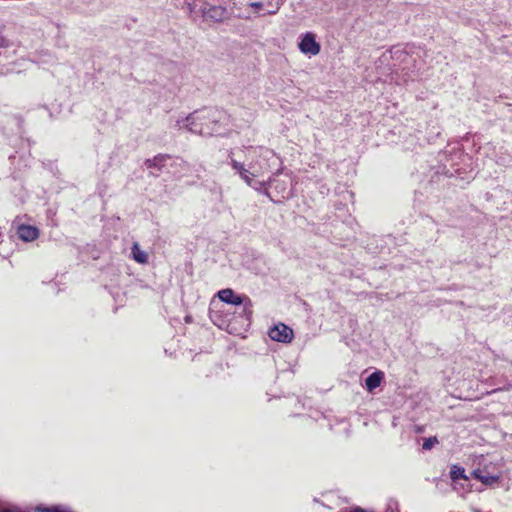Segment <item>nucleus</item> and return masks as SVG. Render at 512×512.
Masks as SVG:
<instances>
[{"label":"nucleus","mask_w":512,"mask_h":512,"mask_svg":"<svg viewBox=\"0 0 512 512\" xmlns=\"http://www.w3.org/2000/svg\"><path fill=\"white\" fill-rule=\"evenodd\" d=\"M231 166L248 186L257 191H261L266 187L265 182H257L252 179L253 177L262 175L263 171L261 167H256L255 165L250 164L249 168H245L244 164L234 159L231 160Z\"/></svg>","instance_id":"1"},{"label":"nucleus","mask_w":512,"mask_h":512,"mask_svg":"<svg viewBox=\"0 0 512 512\" xmlns=\"http://www.w3.org/2000/svg\"><path fill=\"white\" fill-rule=\"evenodd\" d=\"M218 298L228 304L233 305H244V312L248 315L252 313L251 307L252 303L251 300L247 296H240L236 295L234 291L230 288L222 289L218 293Z\"/></svg>","instance_id":"2"},{"label":"nucleus","mask_w":512,"mask_h":512,"mask_svg":"<svg viewBox=\"0 0 512 512\" xmlns=\"http://www.w3.org/2000/svg\"><path fill=\"white\" fill-rule=\"evenodd\" d=\"M298 48L301 53L310 56L318 55L321 50V46L316 41V36L312 32H306L300 37Z\"/></svg>","instance_id":"3"},{"label":"nucleus","mask_w":512,"mask_h":512,"mask_svg":"<svg viewBox=\"0 0 512 512\" xmlns=\"http://www.w3.org/2000/svg\"><path fill=\"white\" fill-rule=\"evenodd\" d=\"M269 337L277 342L289 343L293 339V330L283 323H279L269 330Z\"/></svg>","instance_id":"4"},{"label":"nucleus","mask_w":512,"mask_h":512,"mask_svg":"<svg viewBox=\"0 0 512 512\" xmlns=\"http://www.w3.org/2000/svg\"><path fill=\"white\" fill-rule=\"evenodd\" d=\"M202 119L203 118L200 115L193 113L190 116H188L185 120H183L182 125L180 124V121H178V124L180 125V127H184L195 134H209V132H207L203 127V124L201 122Z\"/></svg>","instance_id":"5"},{"label":"nucleus","mask_w":512,"mask_h":512,"mask_svg":"<svg viewBox=\"0 0 512 512\" xmlns=\"http://www.w3.org/2000/svg\"><path fill=\"white\" fill-rule=\"evenodd\" d=\"M203 16L213 21H222L226 18V9L222 6L203 7Z\"/></svg>","instance_id":"6"},{"label":"nucleus","mask_w":512,"mask_h":512,"mask_svg":"<svg viewBox=\"0 0 512 512\" xmlns=\"http://www.w3.org/2000/svg\"><path fill=\"white\" fill-rule=\"evenodd\" d=\"M38 229L33 226L22 225L18 228V236L23 241H33L38 237Z\"/></svg>","instance_id":"7"},{"label":"nucleus","mask_w":512,"mask_h":512,"mask_svg":"<svg viewBox=\"0 0 512 512\" xmlns=\"http://www.w3.org/2000/svg\"><path fill=\"white\" fill-rule=\"evenodd\" d=\"M383 378L384 373L382 371H376L369 375L365 380V386L367 391L371 392L377 387H379Z\"/></svg>","instance_id":"8"},{"label":"nucleus","mask_w":512,"mask_h":512,"mask_svg":"<svg viewBox=\"0 0 512 512\" xmlns=\"http://www.w3.org/2000/svg\"><path fill=\"white\" fill-rule=\"evenodd\" d=\"M171 160H172V158L170 156L158 155L152 159L147 160L146 165L150 169L157 168L158 170H161L162 168H164L166 166V162L171 161Z\"/></svg>","instance_id":"9"},{"label":"nucleus","mask_w":512,"mask_h":512,"mask_svg":"<svg viewBox=\"0 0 512 512\" xmlns=\"http://www.w3.org/2000/svg\"><path fill=\"white\" fill-rule=\"evenodd\" d=\"M132 257L133 259L140 263L145 264L148 262V254L141 249L140 245L138 243H134L132 246Z\"/></svg>","instance_id":"10"},{"label":"nucleus","mask_w":512,"mask_h":512,"mask_svg":"<svg viewBox=\"0 0 512 512\" xmlns=\"http://www.w3.org/2000/svg\"><path fill=\"white\" fill-rule=\"evenodd\" d=\"M472 475L481 481L485 485H493L498 481V477L494 475H490L488 473H484L481 470H475Z\"/></svg>","instance_id":"11"},{"label":"nucleus","mask_w":512,"mask_h":512,"mask_svg":"<svg viewBox=\"0 0 512 512\" xmlns=\"http://www.w3.org/2000/svg\"><path fill=\"white\" fill-rule=\"evenodd\" d=\"M450 478L453 480V481H457L459 479H463V480H468V477L467 475L465 474V470L464 468L460 467V466H457V465H453L451 467V470H450Z\"/></svg>","instance_id":"12"},{"label":"nucleus","mask_w":512,"mask_h":512,"mask_svg":"<svg viewBox=\"0 0 512 512\" xmlns=\"http://www.w3.org/2000/svg\"><path fill=\"white\" fill-rule=\"evenodd\" d=\"M436 443H438V440L436 437H429L427 438L423 443V449L429 450L431 449Z\"/></svg>","instance_id":"13"},{"label":"nucleus","mask_w":512,"mask_h":512,"mask_svg":"<svg viewBox=\"0 0 512 512\" xmlns=\"http://www.w3.org/2000/svg\"><path fill=\"white\" fill-rule=\"evenodd\" d=\"M249 6L255 8V9H261L263 7L262 2H252L249 4Z\"/></svg>","instance_id":"14"},{"label":"nucleus","mask_w":512,"mask_h":512,"mask_svg":"<svg viewBox=\"0 0 512 512\" xmlns=\"http://www.w3.org/2000/svg\"><path fill=\"white\" fill-rule=\"evenodd\" d=\"M6 45H7L6 39L2 35H0V47H4Z\"/></svg>","instance_id":"15"},{"label":"nucleus","mask_w":512,"mask_h":512,"mask_svg":"<svg viewBox=\"0 0 512 512\" xmlns=\"http://www.w3.org/2000/svg\"><path fill=\"white\" fill-rule=\"evenodd\" d=\"M279 9V4L276 5L275 9L268 11L269 14H275Z\"/></svg>","instance_id":"16"},{"label":"nucleus","mask_w":512,"mask_h":512,"mask_svg":"<svg viewBox=\"0 0 512 512\" xmlns=\"http://www.w3.org/2000/svg\"><path fill=\"white\" fill-rule=\"evenodd\" d=\"M0 512H19V510H17V509H4V510H2Z\"/></svg>","instance_id":"17"}]
</instances>
